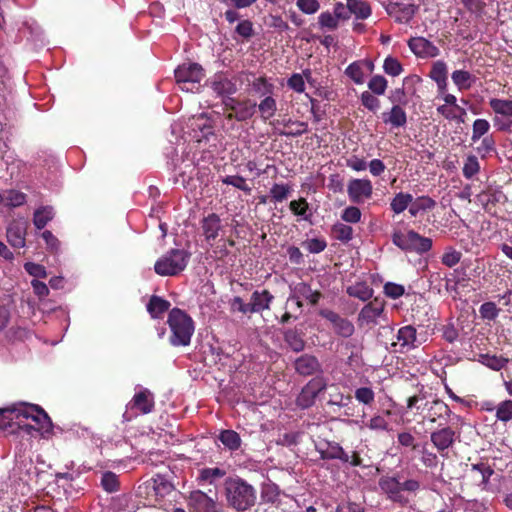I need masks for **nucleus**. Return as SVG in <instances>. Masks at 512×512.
I'll return each mask as SVG.
<instances>
[{
	"label": "nucleus",
	"instance_id": "1",
	"mask_svg": "<svg viewBox=\"0 0 512 512\" xmlns=\"http://www.w3.org/2000/svg\"><path fill=\"white\" fill-rule=\"evenodd\" d=\"M23 419H31L39 426L38 430H48L52 426L49 416L42 408L37 405H21L0 409V430L11 428L14 424L25 429L32 427L23 423Z\"/></svg>",
	"mask_w": 512,
	"mask_h": 512
},
{
	"label": "nucleus",
	"instance_id": "2",
	"mask_svg": "<svg viewBox=\"0 0 512 512\" xmlns=\"http://www.w3.org/2000/svg\"><path fill=\"white\" fill-rule=\"evenodd\" d=\"M224 490L228 506L236 511H246L256 503L255 488L240 477L227 478Z\"/></svg>",
	"mask_w": 512,
	"mask_h": 512
},
{
	"label": "nucleus",
	"instance_id": "3",
	"mask_svg": "<svg viewBox=\"0 0 512 512\" xmlns=\"http://www.w3.org/2000/svg\"><path fill=\"white\" fill-rule=\"evenodd\" d=\"M167 323L171 330L169 342L172 346H188L194 334L193 319L183 310L173 308L168 314Z\"/></svg>",
	"mask_w": 512,
	"mask_h": 512
},
{
	"label": "nucleus",
	"instance_id": "4",
	"mask_svg": "<svg viewBox=\"0 0 512 512\" xmlns=\"http://www.w3.org/2000/svg\"><path fill=\"white\" fill-rule=\"evenodd\" d=\"M189 258L184 249H171L156 261L154 270L160 276H175L186 268Z\"/></svg>",
	"mask_w": 512,
	"mask_h": 512
},
{
	"label": "nucleus",
	"instance_id": "5",
	"mask_svg": "<svg viewBox=\"0 0 512 512\" xmlns=\"http://www.w3.org/2000/svg\"><path fill=\"white\" fill-rule=\"evenodd\" d=\"M392 242L403 251L415 252L417 254L426 253L432 247V240L430 238L423 237L414 230L406 232L395 230L392 234Z\"/></svg>",
	"mask_w": 512,
	"mask_h": 512
},
{
	"label": "nucleus",
	"instance_id": "6",
	"mask_svg": "<svg viewBox=\"0 0 512 512\" xmlns=\"http://www.w3.org/2000/svg\"><path fill=\"white\" fill-rule=\"evenodd\" d=\"M204 70L198 63H183L175 70L176 83L182 91L195 92L204 78Z\"/></svg>",
	"mask_w": 512,
	"mask_h": 512
},
{
	"label": "nucleus",
	"instance_id": "7",
	"mask_svg": "<svg viewBox=\"0 0 512 512\" xmlns=\"http://www.w3.org/2000/svg\"><path fill=\"white\" fill-rule=\"evenodd\" d=\"M154 409V397L153 394L146 388L141 389L138 393H136L130 402L126 406V412L123 414V417L127 420H130L133 416L129 415L133 410H136L142 414H148L152 412Z\"/></svg>",
	"mask_w": 512,
	"mask_h": 512
},
{
	"label": "nucleus",
	"instance_id": "8",
	"mask_svg": "<svg viewBox=\"0 0 512 512\" xmlns=\"http://www.w3.org/2000/svg\"><path fill=\"white\" fill-rule=\"evenodd\" d=\"M188 506L191 512H222L217 501L200 490L190 493Z\"/></svg>",
	"mask_w": 512,
	"mask_h": 512
},
{
	"label": "nucleus",
	"instance_id": "9",
	"mask_svg": "<svg viewBox=\"0 0 512 512\" xmlns=\"http://www.w3.org/2000/svg\"><path fill=\"white\" fill-rule=\"evenodd\" d=\"M320 315L332 324L335 333L339 336L348 338L353 335L355 328L350 320L328 309L321 310Z\"/></svg>",
	"mask_w": 512,
	"mask_h": 512
},
{
	"label": "nucleus",
	"instance_id": "10",
	"mask_svg": "<svg viewBox=\"0 0 512 512\" xmlns=\"http://www.w3.org/2000/svg\"><path fill=\"white\" fill-rule=\"evenodd\" d=\"M28 222L16 219L9 223L6 231L7 240L14 248H23L26 244Z\"/></svg>",
	"mask_w": 512,
	"mask_h": 512
},
{
	"label": "nucleus",
	"instance_id": "11",
	"mask_svg": "<svg viewBox=\"0 0 512 512\" xmlns=\"http://www.w3.org/2000/svg\"><path fill=\"white\" fill-rule=\"evenodd\" d=\"M384 316V303L378 299L366 304L358 314L360 325H376L378 319Z\"/></svg>",
	"mask_w": 512,
	"mask_h": 512
},
{
	"label": "nucleus",
	"instance_id": "12",
	"mask_svg": "<svg viewBox=\"0 0 512 512\" xmlns=\"http://www.w3.org/2000/svg\"><path fill=\"white\" fill-rule=\"evenodd\" d=\"M349 198L354 203H361L370 198L373 192L372 183L368 179H353L347 187Z\"/></svg>",
	"mask_w": 512,
	"mask_h": 512
},
{
	"label": "nucleus",
	"instance_id": "13",
	"mask_svg": "<svg viewBox=\"0 0 512 512\" xmlns=\"http://www.w3.org/2000/svg\"><path fill=\"white\" fill-rule=\"evenodd\" d=\"M410 50L420 58H433L439 55L440 50L424 37H413L408 41Z\"/></svg>",
	"mask_w": 512,
	"mask_h": 512
},
{
	"label": "nucleus",
	"instance_id": "14",
	"mask_svg": "<svg viewBox=\"0 0 512 512\" xmlns=\"http://www.w3.org/2000/svg\"><path fill=\"white\" fill-rule=\"evenodd\" d=\"M393 346L399 347L397 351L400 353L408 352L418 346L417 344V331L411 326L407 325L401 327L397 332V342L392 343Z\"/></svg>",
	"mask_w": 512,
	"mask_h": 512
},
{
	"label": "nucleus",
	"instance_id": "15",
	"mask_svg": "<svg viewBox=\"0 0 512 512\" xmlns=\"http://www.w3.org/2000/svg\"><path fill=\"white\" fill-rule=\"evenodd\" d=\"M209 85L218 97H227L237 92L236 83L224 74H216L211 78Z\"/></svg>",
	"mask_w": 512,
	"mask_h": 512
},
{
	"label": "nucleus",
	"instance_id": "16",
	"mask_svg": "<svg viewBox=\"0 0 512 512\" xmlns=\"http://www.w3.org/2000/svg\"><path fill=\"white\" fill-rule=\"evenodd\" d=\"M456 438V433L451 427H444L431 433L430 439L435 448L440 452H444L450 448Z\"/></svg>",
	"mask_w": 512,
	"mask_h": 512
},
{
	"label": "nucleus",
	"instance_id": "17",
	"mask_svg": "<svg viewBox=\"0 0 512 512\" xmlns=\"http://www.w3.org/2000/svg\"><path fill=\"white\" fill-rule=\"evenodd\" d=\"M201 229L205 240L212 245V241L218 237L219 232L222 229L220 217L215 213H211L204 217L201 220Z\"/></svg>",
	"mask_w": 512,
	"mask_h": 512
},
{
	"label": "nucleus",
	"instance_id": "18",
	"mask_svg": "<svg viewBox=\"0 0 512 512\" xmlns=\"http://www.w3.org/2000/svg\"><path fill=\"white\" fill-rule=\"evenodd\" d=\"M295 370L303 376H310L321 372V364L318 359L309 354H304L297 358L294 363Z\"/></svg>",
	"mask_w": 512,
	"mask_h": 512
},
{
	"label": "nucleus",
	"instance_id": "19",
	"mask_svg": "<svg viewBox=\"0 0 512 512\" xmlns=\"http://www.w3.org/2000/svg\"><path fill=\"white\" fill-rule=\"evenodd\" d=\"M379 485L392 501L398 503L406 502V499L401 493V480L399 477L382 478Z\"/></svg>",
	"mask_w": 512,
	"mask_h": 512
},
{
	"label": "nucleus",
	"instance_id": "20",
	"mask_svg": "<svg viewBox=\"0 0 512 512\" xmlns=\"http://www.w3.org/2000/svg\"><path fill=\"white\" fill-rule=\"evenodd\" d=\"M273 300L274 296L268 290L254 291L249 301L251 314L270 309Z\"/></svg>",
	"mask_w": 512,
	"mask_h": 512
},
{
	"label": "nucleus",
	"instance_id": "21",
	"mask_svg": "<svg viewBox=\"0 0 512 512\" xmlns=\"http://www.w3.org/2000/svg\"><path fill=\"white\" fill-rule=\"evenodd\" d=\"M233 113H229L227 118L229 120L236 119L237 121H245L250 119L256 112L257 104L252 100H243L239 104H235Z\"/></svg>",
	"mask_w": 512,
	"mask_h": 512
},
{
	"label": "nucleus",
	"instance_id": "22",
	"mask_svg": "<svg viewBox=\"0 0 512 512\" xmlns=\"http://www.w3.org/2000/svg\"><path fill=\"white\" fill-rule=\"evenodd\" d=\"M382 120L392 128L404 127L407 123V114L400 105H394L390 111L382 113Z\"/></svg>",
	"mask_w": 512,
	"mask_h": 512
},
{
	"label": "nucleus",
	"instance_id": "23",
	"mask_svg": "<svg viewBox=\"0 0 512 512\" xmlns=\"http://www.w3.org/2000/svg\"><path fill=\"white\" fill-rule=\"evenodd\" d=\"M277 123L283 125L284 127L283 130L278 132V134L281 136L298 137L308 131V124L303 121L292 120L289 118L282 121H277Z\"/></svg>",
	"mask_w": 512,
	"mask_h": 512
},
{
	"label": "nucleus",
	"instance_id": "24",
	"mask_svg": "<svg viewBox=\"0 0 512 512\" xmlns=\"http://www.w3.org/2000/svg\"><path fill=\"white\" fill-rule=\"evenodd\" d=\"M292 298H300L308 300L312 305H316L321 298V293L312 290L311 287L305 283L300 282L291 288Z\"/></svg>",
	"mask_w": 512,
	"mask_h": 512
},
{
	"label": "nucleus",
	"instance_id": "25",
	"mask_svg": "<svg viewBox=\"0 0 512 512\" xmlns=\"http://www.w3.org/2000/svg\"><path fill=\"white\" fill-rule=\"evenodd\" d=\"M430 78L437 84L438 90L444 92L447 88V65L445 62L439 60L433 63Z\"/></svg>",
	"mask_w": 512,
	"mask_h": 512
},
{
	"label": "nucleus",
	"instance_id": "26",
	"mask_svg": "<svg viewBox=\"0 0 512 512\" xmlns=\"http://www.w3.org/2000/svg\"><path fill=\"white\" fill-rule=\"evenodd\" d=\"M156 498H164L173 490L172 484L162 475H156L148 484Z\"/></svg>",
	"mask_w": 512,
	"mask_h": 512
},
{
	"label": "nucleus",
	"instance_id": "27",
	"mask_svg": "<svg viewBox=\"0 0 512 512\" xmlns=\"http://www.w3.org/2000/svg\"><path fill=\"white\" fill-rule=\"evenodd\" d=\"M489 105L496 116L505 117L512 124V100L492 98L489 100Z\"/></svg>",
	"mask_w": 512,
	"mask_h": 512
},
{
	"label": "nucleus",
	"instance_id": "28",
	"mask_svg": "<svg viewBox=\"0 0 512 512\" xmlns=\"http://www.w3.org/2000/svg\"><path fill=\"white\" fill-rule=\"evenodd\" d=\"M55 212L52 206H41L34 211L33 224L36 229H43L53 218Z\"/></svg>",
	"mask_w": 512,
	"mask_h": 512
},
{
	"label": "nucleus",
	"instance_id": "29",
	"mask_svg": "<svg viewBox=\"0 0 512 512\" xmlns=\"http://www.w3.org/2000/svg\"><path fill=\"white\" fill-rule=\"evenodd\" d=\"M170 307V302L159 297L152 296L147 304V311L152 318H161L163 313L166 312Z\"/></svg>",
	"mask_w": 512,
	"mask_h": 512
},
{
	"label": "nucleus",
	"instance_id": "30",
	"mask_svg": "<svg viewBox=\"0 0 512 512\" xmlns=\"http://www.w3.org/2000/svg\"><path fill=\"white\" fill-rule=\"evenodd\" d=\"M218 439L230 451L238 450L242 443L240 435L236 431L230 429L222 430Z\"/></svg>",
	"mask_w": 512,
	"mask_h": 512
},
{
	"label": "nucleus",
	"instance_id": "31",
	"mask_svg": "<svg viewBox=\"0 0 512 512\" xmlns=\"http://www.w3.org/2000/svg\"><path fill=\"white\" fill-rule=\"evenodd\" d=\"M347 294L361 301H367L373 296V289L366 282H356L347 288Z\"/></svg>",
	"mask_w": 512,
	"mask_h": 512
},
{
	"label": "nucleus",
	"instance_id": "32",
	"mask_svg": "<svg viewBox=\"0 0 512 512\" xmlns=\"http://www.w3.org/2000/svg\"><path fill=\"white\" fill-rule=\"evenodd\" d=\"M436 206V202L428 197V196H421L417 199H413L410 207H409V213L411 216L415 217L420 212L432 210Z\"/></svg>",
	"mask_w": 512,
	"mask_h": 512
},
{
	"label": "nucleus",
	"instance_id": "33",
	"mask_svg": "<svg viewBox=\"0 0 512 512\" xmlns=\"http://www.w3.org/2000/svg\"><path fill=\"white\" fill-rule=\"evenodd\" d=\"M348 8L357 19H367L372 13L369 3L364 0H348Z\"/></svg>",
	"mask_w": 512,
	"mask_h": 512
},
{
	"label": "nucleus",
	"instance_id": "34",
	"mask_svg": "<svg viewBox=\"0 0 512 512\" xmlns=\"http://www.w3.org/2000/svg\"><path fill=\"white\" fill-rule=\"evenodd\" d=\"M284 340L294 352H300L305 347V341L301 334L295 329L286 330L284 332Z\"/></svg>",
	"mask_w": 512,
	"mask_h": 512
},
{
	"label": "nucleus",
	"instance_id": "35",
	"mask_svg": "<svg viewBox=\"0 0 512 512\" xmlns=\"http://www.w3.org/2000/svg\"><path fill=\"white\" fill-rule=\"evenodd\" d=\"M413 196L409 193L399 192L391 200L390 207L396 214L402 213L408 206L410 207Z\"/></svg>",
	"mask_w": 512,
	"mask_h": 512
},
{
	"label": "nucleus",
	"instance_id": "36",
	"mask_svg": "<svg viewBox=\"0 0 512 512\" xmlns=\"http://www.w3.org/2000/svg\"><path fill=\"white\" fill-rule=\"evenodd\" d=\"M258 110L263 120H269L275 115L277 110L276 100L272 96H266L259 104Z\"/></svg>",
	"mask_w": 512,
	"mask_h": 512
},
{
	"label": "nucleus",
	"instance_id": "37",
	"mask_svg": "<svg viewBox=\"0 0 512 512\" xmlns=\"http://www.w3.org/2000/svg\"><path fill=\"white\" fill-rule=\"evenodd\" d=\"M331 232L335 239L343 243H347L353 238L352 227L342 222L335 223L331 228Z\"/></svg>",
	"mask_w": 512,
	"mask_h": 512
},
{
	"label": "nucleus",
	"instance_id": "38",
	"mask_svg": "<svg viewBox=\"0 0 512 512\" xmlns=\"http://www.w3.org/2000/svg\"><path fill=\"white\" fill-rule=\"evenodd\" d=\"M478 361L488 368L499 371L506 366L508 359L489 354H480Z\"/></svg>",
	"mask_w": 512,
	"mask_h": 512
},
{
	"label": "nucleus",
	"instance_id": "39",
	"mask_svg": "<svg viewBox=\"0 0 512 512\" xmlns=\"http://www.w3.org/2000/svg\"><path fill=\"white\" fill-rule=\"evenodd\" d=\"M226 474L225 470L218 467L215 468H204L200 470L198 480L200 482L213 484L217 479L224 477Z\"/></svg>",
	"mask_w": 512,
	"mask_h": 512
},
{
	"label": "nucleus",
	"instance_id": "40",
	"mask_svg": "<svg viewBox=\"0 0 512 512\" xmlns=\"http://www.w3.org/2000/svg\"><path fill=\"white\" fill-rule=\"evenodd\" d=\"M453 83L459 90H466L471 87L472 75L465 70H456L451 75Z\"/></svg>",
	"mask_w": 512,
	"mask_h": 512
},
{
	"label": "nucleus",
	"instance_id": "41",
	"mask_svg": "<svg viewBox=\"0 0 512 512\" xmlns=\"http://www.w3.org/2000/svg\"><path fill=\"white\" fill-rule=\"evenodd\" d=\"M363 63L361 61H355L351 63L346 69L345 74L356 84H362L364 82Z\"/></svg>",
	"mask_w": 512,
	"mask_h": 512
},
{
	"label": "nucleus",
	"instance_id": "42",
	"mask_svg": "<svg viewBox=\"0 0 512 512\" xmlns=\"http://www.w3.org/2000/svg\"><path fill=\"white\" fill-rule=\"evenodd\" d=\"M480 171V163L475 155H469L463 165L462 172L465 178L471 179Z\"/></svg>",
	"mask_w": 512,
	"mask_h": 512
},
{
	"label": "nucleus",
	"instance_id": "43",
	"mask_svg": "<svg viewBox=\"0 0 512 512\" xmlns=\"http://www.w3.org/2000/svg\"><path fill=\"white\" fill-rule=\"evenodd\" d=\"M279 497V488L274 483H264L261 489V498L264 502L275 503Z\"/></svg>",
	"mask_w": 512,
	"mask_h": 512
},
{
	"label": "nucleus",
	"instance_id": "44",
	"mask_svg": "<svg viewBox=\"0 0 512 512\" xmlns=\"http://www.w3.org/2000/svg\"><path fill=\"white\" fill-rule=\"evenodd\" d=\"M416 10L417 7L414 4H401L394 19L398 23H408L414 17Z\"/></svg>",
	"mask_w": 512,
	"mask_h": 512
},
{
	"label": "nucleus",
	"instance_id": "45",
	"mask_svg": "<svg viewBox=\"0 0 512 512\" xmlns=\"http://www.w3.org/2000/svg\"><path fill=\"white\" fill-rule=\"evenodd\" d=\"M289 208L295 215L303 217L304 220H309L311 214H307L309 205L306 199L300 198L299 200L291 201Z\"/></svg>",
	"mask_w": 512,
	"mask_h": 512
},
{
	"label": "nucleus",
	"instance_id": "46",
	"mask_svg": "<svg viewBox=\"0 0 512 512\" xmlns=\"http://www.w3.org/2000/svg\"><path fill=\"white\" fill-rule=\"evenodd\" d=\"M383 70L386 74L396 77L402 73L403 67H402L401 63L396 58H394L392 56H388L384 60Z\"/></svg>",
	"mask_w": 512,
	"mask_h": 512
},
{
	"label": "nucleus",
	"instance_id": "47",
	"mask_svg": "<svg viewBox=\"0 0 512 512\" xmlns=\"http://www.w3.org/2000/svg\"><path fill=\"white\" fill-rule=\"evenodd\" d=\"M253 90L261 96H269L274 90V85L268 83L266 78L258 77L252 83Z\"/></svg>",
	"mask_w": 512,
	"mask_h": 512
},
{
	"label": "nucleus",
	"instance_id": "48",
	"mask_svg": "<svg viewBox=\"0 0 512 512\" xmlns=\"http://www.w3.org/2000/svg\"><path fill=\"white\" fill-rule=\"evenodd\" d=\"M222 183L224 184H227V185H231L237 189H240L242 191H244L245 193H250L251 192V188L247 185L246 183V180L244 177L242 176H239V175H228V176H225L223 179H222Z\"/></svg>",
	"mask_w": 512,
	"mask_h": 512
},
{
	"label": "nucleus",
	"instance_id": "49",
	"mask_svg": "<svg viewBox=\"0 0 512 512\" xmlns=\"http://www.w3.org/2000/svg\"><path fill=\"white\" fill-rule=\"evenodd\" d=\"M387 85V80L382 75H375L368 82V88L377 95H383Z\"/></svg>",
	"mask_w": 512,
	"mask_h": 512
},
{
	"label": "nucleus",
	"instance_id": "50",
	"mask_svg": "<svg viewBox=\"0 0 512 512\" xmlns=\"http://www.w3.org/2000/svg\"><path fill=\"white\" fill-rule=\"evenodd\" d=\"M500 309L497 308L494 302H485L479 308V313L482 319L495 320L499 315Z\"/></svg>",
	"mask_w": 512,
	"mask_h": 512
},
{
	"label": "nucleus",
	"instance_id": "51",
	"mask_svg": "<svg viewBox=\"0 0 512 512\" xmlns=\"http://www.w3.org/2000/svg\"><path fill=\"white\" fill-rule=\"evenodd\" d=\"M291 192V188L286 184L275 183L270 188V195L276 202H282L287 199Z\"/></svg>",
	"mask_w": 512,
	"mask_h": 512
},
{
	"label": "nucleus",
	"instance_id": "52",
	"mask_svg": "<svg viewBox=\"0 0 512 512\" xmlns=\"http://www.w3.org/2000/svg\"><path fill=\"white\" fill-rule=\"evenodd\" d=\"M364 427L375 431H384L388 428V422L383 416L375 415L367 423L363 422V424L360 425V430H363Z\"/></svg>",
	"mask_w": 512,
	"mask_h": 512
},
{
	"label": "nucleus",
	"instance_id": "53",
	"mask_svg": "<svg viewBox=\"0 0 512 512\" xmlns=\"http://www.w3.org/2000/svg\"><path fill=\"white\" fill-rule=\"evenodd\" d=\"M490 129V124L486 119H476L473 123L472 141L476 142Z\"/></svg>",
	"mask_w": 512,
	"mask_h": 512
},
{
	"label": "nucleus",
	"instance_id": "54",
	"mask_svg": "<svg viewBox=\"0 0 512 512\" xmlns=\"http://www.w3.org/2000/svg\"><path fill=\"white\" fill-rule=\"evenodd\" d=\"M496 417L498 420L507 422L512 419V400L502 401L496 411Z\"/></svg>",
	"mask_w": 512,
	"mask_h": 512
},
{
	"label": "nucleus",
	"instance_id": "55",
	"mask_svg": "<svg viewBox=\"0 0 512 512\" xmlns=\"http://www.w3.org/2000/svg\"><path fill=\"white\" fill-rule=\"evenodd\" d=\"M318 23L322 28L335 30L338 28L339 21L334 14L330 13L329 11H325L318 16Z\"/></svg>",
	"mask_w": 512,
	"mask_h": 512
},
{
	"label": "nucleus",
	"instance_id": "56",
	"mask_svg": "<svg viewBox=\"0 0 512 512\" xmlns=\"http://www.w3.org/2000/svg\"><path fill=\"white\" fill-rule=\"evenodd\" d=\"M355 399L365 405H370L374 402L375 393L369 387H360L355 390Z\"/></svg>",
	"mask_w": 512,
	"mask_h": 512
},
{
	"label": "nucleus",
	"instance_id": "57",
	"mask_svg": "<svg viewBox=\"0 0 512 512\" xmlns=\"http://www.w3.org/2000/svg\"><path fill=\"white\" fill-rule=\"evenodd\" d=\"M302 247L308 250L310 253H320L325 250L327 243L324 239L313 238L302 242Z\"/></svg>",
	"mask_w": 512,
	"mask_h": 512
},
{
	"label": "nucleus",
	"instance_id": "58",
	"mask_svg": "<svg viewBox=\"0 0 512 512\" xmlns=\"http://www.w3.org/2000/svg\"><path fill=\"white\" fill-rule=\"evenodd\" d=\"M361 211L356 206L345 208L341 214V219L347 223H358L361 220Z\"/></svg>",
	"mask_w": 512,
	"mask_h": 512
},
{
	"label": "nucleus",
	"instance_id": "59",
	"mask_svg": "<svg viewBox=\"0 0 512 512\" xmlns=\"http://www.w3.org/2000/svg\"><path fill=\"white\" fill-rule=\"evenodd\" d=\"M296 6L305 14H315L320 9V3L317 0H297Z\"/></svg>",
	"mask_w": 512,
	"mask_h": 512
},
{
	"label": "nucleus",
	"instance_id": "60",
	"mask_svg": "<svg viewBox=\"0 0 512 512\" xmlns=\"http://www.w3.org/2000/svg\"><path fill=\"white\" fill-rule=\"evenodd\" d=\"M101 484L107 492H114L118 489V478L112 472H105L101 479Z\"/></svg>",
	"mask_w": 512,
	"mask_h": 512
},
{
	"label": "nucleus",
	"instance_id": "61",
	"mask_svg": "<svg viewBox=\"0 0 512 512\" xmlns=\"http://www.w3.org/2000/svg\"><path fill=\"white\" fill-rule=\"evenodd\" d=\"M326 381L323 377H315L305 386V393H314L316 396L326 388Z\"/></svg>",
	"mask_w": 512,
	"mask_h": 512
},
{
	"label": "nucleus",
	"instance_id": "62",
	"mask_svg": "<svg viewBox=\"0 0 512 512\" xmlns=\"http://www.w3.org/2000/svg\"><path fill=\"white\" fill-rule=\"evenodd\" d=\"M361 103L362 105L367 108L368 110L375 112L380 107V101L373 96L370 92L364 91L361 94Z\"/></svg>",
	"mask_w": 512,
	"mask_h": 512
},
{
	"label": "nucleus",
	"instance_id": "63",
	"mask_svg": "<svg viewBox=\"0 0 512 512\" xmlns=\"http://www.w3.org/2000/svg\"><path fill=\"white\" fill-rule=\"evenodd\" d=\"M43 240L46 243L47 249L52 253H58L60 251V241L53 235L51 231H44L41 234Z\"/></svg>",
	"mask_w": 512,
	"mask_h": 512
},
{
	"label": "nucleus",
	"instance_id": "64",
	"mask_svg": "<svg viewBox=\"0 0 512 512\" xmlns=\"http://www.w3.org/2000/svg\"><path fill=\"white\" fill-rule=\"evenodd\" d=\"M235 32L239 36L249 39L254 35L253 23L250 20H242L236 26Z\"/></svg>",
	"mask_w": 512,
	"mask_h": 512
}]
</instances>
